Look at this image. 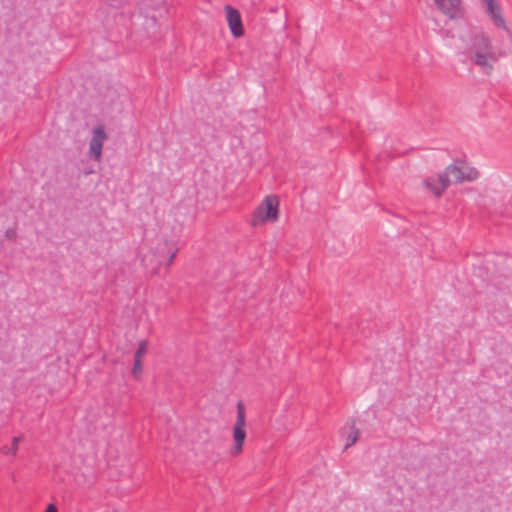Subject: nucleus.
<instances>
[{
	"label": "nucleus",
	"instance_id": "f257e3e1",
	"mask_svg": "<svg viewBox=\"0 0 512 512\" xmlns=\"http://www.w3.org/2000/svg\"><path fill=\"white\" fill-rule=\"evenodd\" d=\"M469 55L471 61L484 69L487 73L492 70V64L489 62L496 61V55L493 51L492 43L487 35L484 33L476 34L472 39V44L469 48Z\"/></svg>",
	"mask_w": 512,
	"mask_h": 512
},
{
	"label": "nucleus",
	"instance_id": "f03ea898",
	"mask_svg": "<svg viewBox=\"0 0 512 512\" xmlns=\"http://www.w3.org/2000/svg\"><path fill=\"white\" fill-rule=\"evenodd\" d=\"M279 200L275 195L266 196L263 202L257 207L253 214L252 224L255 226L259 222H275L279 217Z\"/></svg>",
	"mask_w": 512,
	"mask_h": 512
},
{
	"label": "nucleus",
	"instance_id": "7ed1b4c3",
	"mask_svg": "<svg viewBox=\"0 0 512 512\" xmlns=\"http://www.w3.org/2000/svg\"><path fill=\"white\" fill-rule=\"evenodd\" d=\"M246 415L244 404L239 401L237 403V417L233 426V441L234 447L231 449V455L237 456L243 450L244 441L246 438Z\"/></svg>",
	"mask_w": 512,
	"mask_h": 512
},
{
	"label": "nucleus",
	"instance_id": "20e7f679",
	"mask_svg": "<svg viewBox=\"0 0 512 512\" xmlns=\"http://www.w3.org/2000/svg\"><path fill=\"white\" fill-rule=\"evenodd\" d=\"M108 138L103 126H98L93 130L92 138L89 142V155L95 161H100L104 141Z\"/></svg>",
	"mask_w": 512,
	"mask_h": 512
},
{
	"label": "nucleus",
	"instance_id": "39448f33",
	"mask_svg": "<svg viewBox=\"0 0 512 512\" xmlns=\"http://www.w3.org/2000/svg\"><path fill=\"white\" fill-rule=\"evenodd\" d=\"M451 180L447 175L439 173L436 177H428L424 180L423 185L430 190L435 197H441L445 190L449 187Z\"/></svg>",
	"mask_w": 512,
	"mask_h": 512
},
{
	"label": "nucleus",
	"instance_id": "423d86ee",
	"mask_svg": "<svg viewBox=\"0 0 512 512\" xmlns=\"http://www.w3.org/2000/svg\"><path fill=\"white\" fill-rule=\"evenodd\" d=\"M227 22L231 33L234 37H240L244 34V29L241 21V16L238 10L231 6H226Z\"/></svg>",
	"mask_w": 512,
	"mask_h": 512
},
{
	"label": "nucleus",
	"instance_id": "0eeeda50",
	"mask_svg": "<svg viewBox=\"0 0 512 512\" xmlns=\"http://www.w3.org/2000/svg\"><path fill=\"white\" fill-rule=\"evenodd\" d=\"M437 8L450 18H457L461 15L462 0H434Z\"/></svg>",
	"mask_w": 512,
	"mask_h": 512
},
{
	"label": "nucleus",
	"instance_id": "6e6552de",
	"mask_svg": "<svg viewBox=\"0 0 512 512\" xmlns=\"http://www.w3.org/2000/svg\"><path fill=\"white\" fill-rule=\"evenodd\" d=\"M487 12L497 27L506 29L505 20L501 15V9L494 0L487 4Z\"/></svg>",
	"mask_w": 512,
	"mask_h": 512
},
{
	"label": "nucleus",
	"instance_id": "1a4fd4ad",
	"mask_svg": "<svg viewBox=\"0 0 512 512\" xmlns=\"http://www.w3.org/2000/svg\"><path fill=\"white\" fill-rule=\"evenodd\" d=\"M442 175H447V178H449L451 182L462 183L464 182V167L451 164L446 167Z\"/></svg>",
	"mask_w": 512,
	"mask_h": 512
},
{
	"label": "nucleus",
	"instance_id": "9d476101",
	"mask_svg": "<svg viewBox=\"0 0 512 512\" xmlns=\"http://www.w3.org/2000/svg\"><path fill=\"white\" fill-rule=\"evenodd\" d=\"M175 245L170 244L168 241H164L163 243H160L155 250L154 256L157 258V261L159 259H164L167 255V251L169 248H173Z\"/></svg>",
	"mask_w": 512,
	"mask_h": 512
},
{
	"label": "nucleus",
	"instance_id": "9b49d317",
	"mask_svg": "<svg viewBox=\"0 0 512 512\" xmlns=\"http://www.w3.org/2000/svg\"><path fill=\"white\" fill-rule=\"evenodd\" d=\"M177 252L178 248L176 246H174L173 248H169L166 254L167 256L164 259L158 260V265H166L167 267L170 266L173 263L177 255Z\"/></svg>",
	"mask_w": 512,
	"mask_h": 512
},
{
	"label": "nucleus",
	"instance_id": "f8f14e48",
	"mask_svg": "<svg viewBox=\"0 0 512 512\" xmlns=\"http://www.w3.org/2000/svg\"><path fill=\"white\" fill-rule=\"evenodd\" d=\"M22 438L21 437H14L12 439V448H8L6 446L2 447L1 448V452L3 454H12V455H16L17 451H18V445L19 443L21 442Z\"/></svg>",
	"mask_w": 512,
	"mask_h": 512
},
{
	"label": "nucleus",
	"instance_id": "ddd939ff",
	"mask_svg": "<svg viewBox=\"0 0 512 512\" xmlns=\"http://www.w3.org/2000/svg\"><path fill=\"white\" fill-rule=\"evenodd\" d=\"M479 177L477 169L472 167H464V181H474Z\"/></svg>",
	"mask_w": 512,
	"mask_h": 512
},
{
	"label": "nucleus",
	"instance_id": "4468645a",
	"mask_svg": "<svg viewBox=\"0 0 512 512\" xmlns=\"http://www.w3.org/2000/svg\"><path fill=\"white\" fill-rule=\"evenodd\" d=\"M358 438H359V430L353 428L351 433L347 436L345 449H348L349 447L354 445L357 442Z\"/></svg>",
	"mask_w": 512,
	"mask_h": 512
},
{
	"label": "nucleus",
	"instance_id": "2eb2a0df",
	"mask_svg": "<svg viewBox=\"0 0 512 512\" xmlns=\"http://www.w3.org/2000/svg\"><path fill=\"white\" fill-rule=\"evenodd\" d=\"M147 352V341L143 340L139 343L138 348L135 352L134 358L142 359V357Z\"/></svg>",
	"mask_w": 512,
	"mask_h": 512
},
{
	"label": "nucleus",
	"instance_id": "dca6fc26",
	"mask_svg": "<svg viewBox=\"0 0 512 512\" xmlns=\"http://www.w3.org/2000/svg\"><path fill=\"white\" fill-rule=\"evenodd\" d=\"M141 373H142V359L134 358L132 374L134 375V377L138 378Z\"/></svg>",
	"mask_w": 512,
	"mask_h": 512
},
{
	"label": "nucleus",
	"instance_id": "f3484780",
	"mask_svg": "<svg viewBox=\"0 0 512 512\" xmlns=\"http://www.w3.org/2000/svg\"><path fill=\"white\" fill-rule=\"evenodd\" d=\"M6 237L9 238V239H15L16 238V231L15 230H12V229H9L6 231Z\"/></svg>",
	"mask_w": 512,
	"mask_h": 512
},
{
	"label": "nucleus",
	"instance_id": "a211bd4d",
	"mask_svg": "<svg viewBox=\"0 0 512 512\" xmlns=\"http://www.w3.org/2000/svg\"><path fill=\"white\" fill-rule=\"evenodd\" d=\"M44 512H58V510L54 504H48Z\"/></svg>",
	"mask_w": 512,
	"mask_h": 512
},
{
	"label": "nucleus",
	"instance_id": "6ab92c4d",
	"mask_svg": "<svg viewBox=\"0 0 512 512\" xmlns=\"http://www.w3.org/2000/svg\"><path fill=\"white\" fill-rule=\"evenodd\" d=\"M492 1H493V0H486V3L488 4V3L492 2Z\"/></svg>",
	"mask_w": 512,
	"mask_h": 512
}]
</instances>
